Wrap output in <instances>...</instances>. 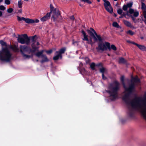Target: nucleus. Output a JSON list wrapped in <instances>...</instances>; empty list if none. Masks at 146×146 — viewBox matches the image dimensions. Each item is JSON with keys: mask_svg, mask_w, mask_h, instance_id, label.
<instances>
[{"mask_svg": "<svg viewBox=\"0 0 146 146\" xmlns=\"http://www.w3.org/2000/svg\"><path fill=\"white\" fill-rule=\"evenodd\" d=\"M5 3L7 5H9L11 3V1L9 0H6L5 1Z\"/></svg>", "mask_w": 146, "mask_h": 146, "instance_id": "f704fd0d", "label": "nucleus"}, {"mask_svg": "<svg viewBox=\"0 0 146 146\" xmlns=\"http://www.w3.org/2000/svg\"><path fill=\"white\" fill-rule=\"evenodd\" d=\"M56 53L57 55L54 56L53 58V60H57L59 58H62L61 54H59L58 52H56Z\"/></svg>", "mask_w": 146, "mask_h": 146, "instance_id": "2eb2a0df", "label": "nucleus"}, {"mask_svg": "<svg viewBox=\"0 0 146 146\" xmlns=\"http://www.w3.org/2000/svg\"><path fill=\"white\" fill-rule=\"evenodd\" d=\"M90 29L87 30V32L89 35V36L83 30L81 31V32L83 36L82 39L87 41L88 43L92 44L98 40H100V37L97 35L96 31L93 29L90 28Z\"/></svg>", "mask_w": 146, "mask_h": 146, "instance_id": "f03ea898", "label": "nucleus"}, {"mask_svg": "<svg viewBox=\"0 0 146 146\" xmlns=\"http://www.w3.org/2000/svg\"><path fill=\"white\" fill-rule=\"evenodd\" d=\"M18 13H22V10L21 9H20L18 10Z\"/></svg>", "mask_w": 146, "mask_h": 146, "instance_id": "37998d69", "label": "nucleus"}, {"mask_svg": "<svg viewBox=\"0 0 146 146\" xmlns=\"http://www.w3.org/2000/svg\"><path fill=\"white\" fill-rule=\"evenodd\" d=\"M114 16L115 17H116L117 16L116 15V14H114Z\"/></svg>", "mask_w": 146, "mask_h": 146, "instance_id": "5fc2aeb1", "label": "nucleus"}, {"mask_svg": "<svg viewBox=\"0 0 146 146\" xmlns=\"http://www.w3.org/2000/svg\"><path fill=\"white\" fill-rule=\"evenodd\" d=\"M98 48L100 50H105L107 48L110 49V44L107 42H101L98 44Z\"/></svg>", "mask_w": 146, "mask_h": 146, "instance_id": "0eeeda50", "label": "nucleus"}, {"mask_svg": "<svg viewBox=\"0 0 146 146\" xmlns=\"http://www.w3.org/2000/svg\"><path fill=\"white\" fill-rule=\"evenodd\" d=\"M137 46L141 50L146 51V47L145 46L138 44Z\"/></svg>", "mask_w": 146, "mask_h": 146, "instance_id": "4468645a", "label": "nucleus"}, {"mask_svg": "<svg viewBox=\"0 0 146 146\" xmlns=\"http://www.w3.org/2000/svg\"><path fill=\"white\" fill-rule=\"evenodd\" d=\"M144 17L145 18L144 21L146 24V11H144L143 13Z\"/></svg>", "mask_w": 146, "mask_h": 146, "instance_id": "473e14b6", "label": "nucleus"}, {"mask_svg": "<svg viewBox=\"0 0 146 146\" xmlns=\"http://www.w3.org/2000/svg\"><path fill=\"white\" fill-rule=\"evenodd\" d=\"M95 66V64L94 63H92L90 64V67L92 69L94 70V69Z\"/></svg>", "mask_w": 146, "mask_h": 146, "instance_id": "c9c22d12", "label": "nucleus"}, {"mask_svg": "<svg viewBox=\"0 0 146 146\" xmlns=\"http://www.w3.org/2000/svg\"><path fill=\"white\" fill-rule=\"evenodd\" d=\"M43 53V51L38 52L36 54V55L37 57H39L42 56Z\"/></svg>", "mask_w": 146, "mask_h": 146, "instance_id": "a878e982", "label": "nucleus"}, {"mask_svg": "<svg viewBox=\"0 0 146 146\" xmlns=\"http://www.w3.org/2000/svg\"><path fill=\"white\" fill-rule=\"evenodd\" d=\"M49 59L46 56L42 55L41 56V62H44L48 61Z\"/></svg>", "mask_w": 146, "mask_h": 146, "instance_id": "dca6fc26", "label": "nucleus"}, {"mask_svg": "<svg viewBox=\"0 0 146 146\" xmlns=\"http://www.w3.org/2000/svg\"><path fill=\"white\" fill-rule=\"evenodd\" d=\"M127 42H128V43H131V42L129 41V40H127Z\"/></svg>", "mask_w": 146, "mask_h": 146, "instance_id": "3c124183", "label": "nucleus"}, {"mask_svg": "<svg viewBox=\"0 0 146 146\" xmlns=\"http://www.w3.org/2000/svg\"><path fill=\"white\" fill-rule=\"evenodd\" d=\"M98 2H99L100 1V0H97Z\"/></svg>", "mask_w": 146, "mask_h": 146, "instance_id": "bf43d9fd", "label": "nucleus"}, {"mask_svg": "<svg viewBox=\"0 0 146 146\" xmlns=\"http://www.w3.org/2000/svg\"><path fill=\"white\" fill-rule=\"evenodd\" d=\"M142 98V97L140 96L135 95L133 96L131 99L130 97L127 95H125L123 97L124 100H141Z\"/></svg>", "mask_w": 146, "mask_h": 146, "instance_id": "1a4fd4ad", "label": "nucleus"}, {"mask_svg": "<svg viewBox=\"0 0 146 146\" xmlns=\"http://www.w3.org/2000/svg\"><path fill=\"white\" fill-rule=\"evenodd\" d=\"M23 1L22 0H19L17 2V6L19 8H21L22 7V5Z\"/></svg>", "mask_w": 146, "mask_h": 146, "instance_id": "a211bd4d", "label": "nucleus"}, {"mask_svg": "<svg viewBox=\"0 0 146 146\" xmlns=\"http://www.w3.org/2000/svg\"><path fill=\"white\" fill-rule=\"evenodd\" d=\"M36 36H34L32 37V39L33 41H34L36 40Z\"/></svg>", "mask_w": 146, "mask_h": 146, "instance_id": "a19ab883", "label": "nucleus"}, {"mask_svg": "<svg viewBox=\"0 0 146 146\" xmlns=\"http://www.w3.org/2000/svg\"><path fill=\"white\" fill-rule=\"evenodd\" d=\"M110 49H109L110 50L111 49H112L114 51H116L117 50V48L114 45L112 44L110 46Z\"/></svg>", "mask_w": 146, "mask_h": 146, "instance_id": "bb28decb", "label": "nucleus"}, {"mask_svg": "<svg viewBox=\"0 0 146 146\" xmlns=\"http://www.w3.org/2000/svg\"><path fill=\"white\" fill-rule=\"evenodd\" d=\"M24 1L26 2H28V1L29 0H24Z\"/></svg>", "mask_w": 146, "mask_h": 146, "instance_id": "603ef678", "label": "nucleus"}, {"mask_svg": "<svg viewBox=\"0 0 146 146\" xmlns=\"http://www.w3.org/2000/svg\"><path fill=\"white\" fill-rule=\"evenodd\" d=\"M141 8L143 10V12L144 11H146V6L143 2L141 3Z\"/></svg>", "mask_w": 146, "mask_h": 146, "instance_id": "5701e85b", "label": "nucleus"}, {"mask_svg": "<svg viewBox=\"0 0 146 146\" xmlns=\"http://www.w3.org/2000/svg\"><path fill=\"white\" fill-rule=\"evenodd\" d=\"M32 46L33 48H34L35 46H34L33 45H32Z\"/></svg>", "mask_w": 146, "mask_h": 146, "instance_id": "13d9d810", "label": "nucleus"}, {"mask_svg": "<svg viewBox=\"0 0 146 146\" xmlns=\"http://www.w3.org/2000/svg\"><path fill=\"white\" fill-rule=\"evenodd\" d=\"M11 59V54L7 48H3L0 51V60L4 62H8Z\"/></svg>", "mask_w": 146, "mask_h": 146, "instance_id": "20e7f679", "label": "nucleus"}, {"mask_svg": "<svg viewBox=\"0 0 146 146\" xmlns=\"http://www.w3.org/2000/svg\"><path fill=\"white\" fill-rule=\"evenodd\" d=\"M126 60L123 58H119V62L120 63H123L126 62Z\"/></svg>", "mask_w": 146, "mask_h": 146, "instance_id": "393cba45", "label": "nucleus"}, {"mask_svg": "<svg viewBox=\"0 0 146 146\" xmlns=\"http://www.w3.org/2000/svg\"><path fill=\"white\" fill-rule=\"evenodd\" d=\"M134 88V86L133 85H131L128 88H125V91L128 92H130Z\"/></svg>", "mask_w": 146, "mask_h": 146, "instance_id": "4be33fe9", "label": "nucleus"}, {"mask_svg": "<svg viewBox=\"0 0 146 146\" xmlns=\"http://www.w3.org/2000/svg\"><path fill=\"white\" fill-rule=\"evenodd\" d=\"M123 29H121V30L120 31H121V32H123Z\"/></svg>", "mask_w": 146, "mask_h": 146, "instance_id": "864d4df0", "label": "nucleus"}, {"mask_svg": "<svg viewBox=\"0 0 146 146\" xmlns=\"http://www.w3.org/2000/svg\"><path fill=\"white\" fill-rule=\"evenodd\" d=\"M121 79L122 81H123V77H122Z\"/></svg>", "mask_w": 146, "mask_h": 146, "instance_id": "6e6d98bb", "label": "nucleus"}, {"mask_svg": "<svg viewBox=\"0 0 146 146\" xmlns=\"http://www.w3.org/2000/svg\"><path fill=\"white\" fill-rule=\"evenodd\" d=\"M20 50L23 56L25 59H29L31 58L34 52L29 48L25 46H21Z\"/></svg>", "mask_w": 146, "mask_h": 146, "instance_id": "7ed1b4c3", "label": "nucleus"}, {"mask_svg": "<svg viewBox=\"0 0 146 146\" xmlns=\"http://www.w3.org/2000/svg\"><path fill=\"white\" fill-rule=\"evenodd\" d=\"M104 5L105 8L111 5L110 3L108 1L104 0Z\"/></svg>", "mask_w": 146, "mask_h": 146, "instance_id": "6ab92c4d", "label": "nucleus"}, {"mask_svg": "<svg viewBox=\"0 0 146 146\" xmlns=\"http://www.w3.org/2000/svg\"><path fill=\"white\" fill-rule=\"evenodd\" d=\"M114 0L115 1H117V0Z\"/></svg>", "mask_w": 146, "mask_h": 146, "instance_id": "052dcab7", "label": "nucleus"}, {"mask_svg": "<svg viewBox=\"0 0 146 146\" xmlns=\"http://www.w3.org/2000/svg\"><path fill=\"white\" fill-rule=\"evenodd\" d=\"M13 49L15 50H17L18 49L16 46H15L13 48Z\"/></svg>", "mask_w": 146, "mask_h": 146, "instance_id": "a18cd8bd", "label": "nucleus"}, {"mask_svg": "<svg viewBox=\"0 0 146 146\" xmlns=\"http://www.w3.org/2000/svg\"><path fill=\"white\" fill-rule=\"evenodd\" d=\"M50 13H48L46 15L40 19V21L42 22L45 21L50 18Z\"/></svg>", "mask_w": 146, "mask_h": 146, "instance_id": "9b49d317", "label": "nucleus"}, {"mask_svg": "<svg viewBox=\"0 0 146 146\" xmlns=\"http://www.w3.org/2000/svg\"><path fill=\"white\" fill-rule=\"evenodd\" d=\"M3 1V0H0V3L2 2Z\"/></svg>", "mask_w": 146, "mask_h": 146, "instance_id": "4d7b16f0", "label": "nucleus"}, {"mask_svg": "<svg viewBox=\"0 0 146 146\" xmlns=\"http://www.w3.org/2000/svg\"><path fill=\"white\" fill-rule=\"evenodd\" d=\"M34 44L35 45H38L39 44V42H35Z\"/></svg>", "mask_w": 146, "mask_h": 146, "instance_id": "c03bdc74", "label": "nucleus"}, {"mask_svg": "<svg viewBox=\"0 0 146 146\" xmlns=\"http://www.w3.org/2000/svg\"><path fill=\"white\" fill-rule=\"evenodd\" d=\"M52 51L51 50H48L46 51V52L47 54H50L52 53Z\"/></svg>", "mask_w": 146, "mask_h": 146, "instance_id": "ea45409f", "label": "nucleus"}, {"mask_svg": "<svg viewBox=\"0 0 146 146\" xmlns=\"http://www.w3.org/2000/svg\"><path fill=\"white\" fill-rule=\"evenodd\" d=\"M105 9L108 12L110 13H112L113 12V9L111 5L105 8Z\"/></svg>", "mask_w": 146, "mask_h": 146, "instance_id": "f3484780", "label": "nucleus"}, {"mask_svg": "<svg viewBox=\"0 0 146 146\" xmlns=\"http://www.w3.org/2000/svg\"><path fill=\"white\" fill-rule=\"evenodd\" d=\"M131 43L135 45H136L137 46V45H138V44L135 43L133 42H131Z\"/></svg>", "mask_w": 146, "mask_h": 146, "instance_id": "de8ad7c7", "label": "nucleus"}, {"mask_svg": "<svg viewBox=\"0 0 146 146\" xmlns=\"http://www.w3.org/2000/svg\"><path fill=\"white\" fill-rule=\"evenodd\" d=\"M70 19L72 20H74V18L73 16H72L70 17Z\"/></svg>", "mask_w": 146, "mask_h": 146, "instance_id": "09e8293b", "label": "nucleus"}, {"mask_svg": "<svg viewBox=\"0 0 146 146\" xmlns=\"http://www.w3.org/2000/svg\"><path fill=\"white\" fill-rule=\"evenodd\" d=\"M112 25L113 26L115 27L119 28L121 29V27L116 22H113V23Z\"/></svg>", "mask_w": 146, "mask_h": 146, "instance_id": "412c9836", "label": "nucleus"}, {"mask_svg": "<svg viewBox=\"0 0 146 146\" xmlns=\"http://www.w3.org/2000/svg\"><path fill=\"white\" fill-rule=\"evenodd\" d=\"M103 1H104V0H103Z\"/></svg>", "mask_w": 146, "mask_h": 146, "instance_id": "680f3d73", "label": "nucleus"}, {"mask_svg": "<svg viewBox=\"0 0 146 146\" xmlns=\"http://www.w3.org/2000/svg\"><path fill=\"white\" fill-rule=\"evenodd\" d=\"M132 80L135 82H138L139 81V79L137 78V76L133 78Z\"/></svg>", "mask_w": 146, "mask_h": 146, "instance_id": "c756f323", "label": "nucleus"}, {"mask_svg": "<svg viewBox=\"0 0 146 146\" xmlns=\"http://www.w3.org/2000/svg\"><path fill=\"white\" fill-rule=\"evenodd\" d=\"M133 14V15L135 17H137L139 15V13L137 11H134L132 9H129L128 11H127L126 15L129 17H131L132 20L134 21L135 19L131 15V14Z\"/></svg>", "mask_w": 146, "mask_h": 146, "instance_id": "6e6552de", "label": "nucleus"}, {"mask_svg": "<svg viewBox=\"0 0 146 146\" xmlns=\"http://www.w3.org/2000/svg\"><path fill=\"white\" fill-rule=\"evenodd\" d=\"M123 22L124 24L127 26L132 29L135 28L134 27L129 21L125 20H123Z\"/></svg>", "mask_w": 146, "mask_h": 146, "instance_id": "f8f14e48", "label": "nucleus"}, {"mask_svg": "<svg viewBox=\"0 0 146 146\" xmlns=\"http://www.w3.org/2000/svg\"><path fill=\"white\" fill-rule=\"evenodd\" d=\"M50 8L51 11L50 13L52 14V18L54 21H58L60 17V14L58 9L55 8L52 4H50Z\"/></svg>", "mask_w": 146, "mask_h": 146, "instance_id": "39448f33", "label": "nucleus"}, {"mask_svg": "<svg viewBox=\"0 0 146 146\" xmlns=\"http://www.w3.org/2000/svg\"><path fill=\"white\" fill-rule=\"evenodd\" d=\"M133 4L132 2H130L129 3H127L126 5H124L123 7V9L124 11H126L127 10L128 8H131L132 7Z\"/></svg>", "mask_w": 146, "mask_h": 146, "instance_id": "ddd939ff", "label": "nucleus"}, {"mask_svg": "<svg viewBox=\"0 0 146 146\" xmlns=\"http://www.w3.org/2000/svg\"><path fill=\"white\" fill-rule=\"evenodd\" d=\"M3 15V12L2 11H0V17H1Z\"/></svg>", "mask_w": 146, "mask_h": 146, "instance_id": "49530a36", "label": "nucleus"}, {"mask_svg": "<svg viewBox=\"0 0 146 146\" xmlns=\"http://www.w3.org/2000/svg\"><path fill=\"white\" fill-rule=\"evenodd\" d=\"M124 101L128 109L127 114L129 117H134V110H138L141 116L146 121V101Z\"/></svg>", "mask_w": 146, "mask_h": 146, "instance_id": "f257e3e1", "label": "nucleus"}, {"mask_svg": "<svg viewBox=\"0 0 146 146\" xmlns=\"http://www.w3.org/2000/svg\"><path fill=\"white\" fill-rule=\"evenodd\" d=\"M0 43L3 46H6V43L2 40L0 41Z\"/></svg>", "mask_w": 146, "mask_h": 146, "instance_id": "4c0bfd02", "label": "nucleus"}, {"mask_svg": "<svg viewBox=\"0 0 146 146\" xmlns=\"http://www.w3.org/2000/svg\"><path fill=\"white\" fill-rule=\"evenodd\" d=\"M39 22V20L37 19H31L26 18L25 22L26 23L29 24H35V23H38Z\"/></svg>", "mask_w": 146, "mask_h": 146, "instance_id": "9d476101", "label": "nucleus"}, {"mask_svg": "<svg viewBox=\"0 0 146 146\" xmlns=\"http://www.w3.org/2000/svg\"><path fill=\"white\" fill-rule=\"evenodd\" d=\"M13 11V9L12 8H9L7 10V13H12Z\"/></svg>", "mask_w": 146, "mask_h": 146, "instance_id": "c85d7f7f", "label": "nucleus"}, {"mask_svg": "<svg viewBox=\"0 0 146 146\" xmlns=\"http://www.w3.org/2000/svg\"><path fill=\"white\" fill-rule=\"evenodd\" d=\"M81 1L84 3H86L89 4H91L92 2L89 0H80Z\"/></svg>", "mask_w": 146, "mask_h": 146, "instance_id": "7c9ffc66", "label": "nucleus"}, {"mask_svg": "<svg viewBox=\"0 0 146 146\" xmlns=\"http://www.w3.org/2000/svg\"><path fill=\"white\" fill-rule=\"evenodd\" d=\"M141 96L142 97V98L141 100H146V94H145L143 96Z\"/></svg>", "mask_w": 146, "mask_h": 146, "instance_id": "72a5a7b5", "label": "nucleus"}, {"mask_svg": "<svg viewBox=\"0 0 146 146\" xmlns=\"http://www.w3.org/2000/svg\"><path fill=\"white\" fill-rule=\"evenodd\" d=\"M111 96L113 98V99H115V98L117 97V96L116 95V93L114 94H111Z\"/></svg>", "mask_w": 146, "mask_h": 146, "instance_id": "e433bc0d", "label": "nucleus"}, {"mask_svg": "<svg viewBox=\"0 0 146 146\" xmlns=\"http://www.w3.org/2000/svg\"><path fill=\"white\" fill-rule=\"evenodd\" d=\"M65 50L66 49L65 48H62L60 50L59 52H58V53L61 54H62L64 53Z\"/></svg>", "mask_w": 146, "mask_h": 146, "instance_id": "cd10ccee", "label": "nucleus"}, {"mask_svg": "<svg viewBox=\"0 0 146 146\" xmlns=\"http://www.w3.org/2000/svg\"><path fill=\"white\" fill-rule=\"evenodd\" d=\"M18 42L21 44H28L29 43V39L26 34L19 36L18 38Z\"/></svg>", "mask_w": 146, "mask_h": 146, "instance_id": "423d86ee", "label": "nucleus"}, {"mask_svg": "<svg viewBox=\"0 0 146 146\" xmlns=\"http://www.w3.org/2000/svg\"><path fill=\"white\" fill-rule=\"evenodd\" d=\"M6 8L3 5H0V10L1 11H4L5 10Z\"/></svg>", "mask_w": 146, "mask_h": 146, "instance_id": "2f4dec72", "label": "nucleus"}, {"mask_svg": "<svg viewBox=\"0 0 146 146\" xmlns=\"http://www.w3.org/2000/svg\"><path fill=\"white\" fill-rule=\"evenodd\" d=\"M105 70V69L103 68H101L100 69V71L101 72H103Z\"/></svg>", "mask_w": 146, "mask_h": 146, "instance_id": "79ce46f5", "label": "nucleus"}, {"mask_svg": "<svg viewBox=\"0 0 146 146\" xmlns=\"http://www.w3.org/2000/svg\"><path fill=\"white\" fill-rule=\"evenodd\" d=\"M127 34L128 35L132 36L134 34V33L131 30H129L126 31Z\"/></svg>", "mask_w": 146, "mask_h": 146, "instance_id": "b1692460", "label": "nucleus"}, {"mask_svg": "<svg viewBox=\"0 0 146 146\" xmlns=\"http://www.w3.org/2000/svg\"><path fill=\"white\" fill-rule=\"evenodd\" d=\"M118 13L119 14H121L122 13V10L121 9H119L117 11Z\"/></svg>", "mask_w": 146, "mask_h": 146, "instance_id": "58836bf2", "label": "nucleus"}, {"mask_svg": "<svg viewBox=\"0 0 146 146\" xmlns=\"http://www.w3.org/2000/svg\"><path fill=\"white\" fill-rule=\"evenodd\" d=\"M102 78L103 79L105 80L106 79V77L104 76L103 74H102Z\"/></svg>", "mask_w": 146, "mask_h": 146, "instance_id": "8fccbe9b", "label": "nucleus"}, {"mask_svg": "<svg viewBox=\"0 0 146 146\" xmlns=\"http://www.w3.org/2000/svg\"><path fill=\"white\" fill-rule=\"evenodd\" d=\"M17 20L19 21H24L25 22V21L26 18H25L23 17H20L19 16H17Z\"/></svg>", "mask_w": 146, "mask_h": 146, "instance_id": "aec40b11", "label": "nucleus"}]
</instances>
